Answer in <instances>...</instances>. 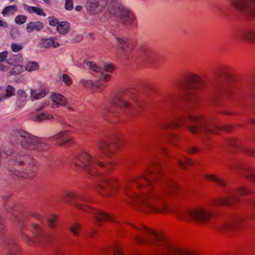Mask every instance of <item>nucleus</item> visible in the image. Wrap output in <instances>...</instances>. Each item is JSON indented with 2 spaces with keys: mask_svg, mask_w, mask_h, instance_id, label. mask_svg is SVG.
I'll return each mask as SVG.
<instances>
[{
  "mask_svg": "<svg viewBox=\"0 0 255 255\" xmlns=\"http://www.w3.org/2000/svg\"><path fill=\"white\" fill-rule=\"evenodd\" d=\"M205 178L207 180L215 182L218 184V185L220 186L224 187L226 185V183L224 180L218 178L215 175H206L205 176Z\"/></svg>",
  "mask_w": 255,
  "mask_h": 255,
  "instance_id": "obj_36",
  "label": "nucleus"
},
{
  "mask_svg": "<svg viewBox=\"0 0 255 255\" xmlns=\"http://www.w3.org/2000/svg\"><path fill=\"white\" fill-rule=\"evenodd\" d=\"M57 216L55 214H52L47 218V222L48 226L52 229L54 230L57 225Z\"/></svg>",
  "mask_w": 255,
  "mask_h": 255,
  "instance_id": "obj_38",
  "label": "nucleus"
},
{
  "mask_svg": "<svg viewBox=\"0 0 255 255\" xmlns=\"http://www.w3.org/2000/svg\"><path fill=\"white\" fill-rule=\"evenodd\" d=\"M90 213L94 216L97 225L100 226L101 222L103 221L115 222L112 216L105 212L95 209H91Z\"/></svg>",
  "mask_w": 255,
  "mask_h": 255,
  "instance_id": "obj_17",
  "label": "nucleus"
},
{
  "mask_svg": "<svg viewBox=\"0 0 255 255\" xmlns=\"http://www.w3.org/2000/svg\"><path fill=\"white\" fill-rule=\"evenodd\" d=\"M80 84L86 87H90L93 85V82L90 80H81Z\"/></svg>",
  "mask_w": 255,
  "mask_h": 255,
  "instance_id": "obj_51",
  "label": "nucleus"
},
{
  "mask_svg": "<svg viewBox=\"0 0 255 255\" xmlns=\"http://www.w3.org/2000/svg\"><path fill=\"white\" fill-rule=\"evenodd\" d=\"M117 137L108 141L101 140L98 143V146L101 153L108 157L112 156L116 150L119 149V144L117 142Z\"/></svg>",
  "mask_w": 255,
  "mask_h": 255,
  "instance_id": "obj_12",
  "label": "nucleus"
},
{
  "mask_svg": "<svg viewBox=\"0 0 255 255\" xmlns=\"http://www.w3.org/2000/svg\"><path fill=\"white\" fill-rule=\"evenodd\" d=\"M15 162L18 165L24 166L25 170L20 172L15 169H9V172L12 174L17 177L25 179H31L34 177L35 175L34 169H31V167L34 164V161L30 156L28 155L20 156L15 159Z\"/></svg>",
  "mask_w": 255,
  "mask_h": 255,
  "instance_id": "obj_7",
  "label": "nucleus"
},
{
  "mask_svg": "<svg viewBox=\"0 0 255 255\" xmlns=\"http://www.w3.org/2000/svg\"><path fill=\"white\" fill-rule=\"evenodd\" d=\"M189 154L196 153L199 151V149L196 147H190L187 149Z\"/></svg>",
  "mask_w": 255,
  "mask_h": 255,
  "instance_id": "obj_55",
  "label": "nucleus"
},
{
  "mask_svg": "<svg viewBox=\"0 0 255 255\" xmlns=\"http://www.w3.org/2000/svg\"><path fill=\"white\" fill-rule=\"evenodd\" d=\"M139 52L141 58L145 61H151L154 59V52L149 47L142 46L139 49Z\"/></svg>",
  "mask_w": 255,
  "mask_h": 255,
  "instance_id": "obj_24",
  "label": "nucleus"
},
{
  "mask_svg": "<svg viewBox=\"0 0 255 255\" xmlns=\"http://www.w3.org/2000/svg\"><path fill=\"white\" fill-rule=\"evenodd\" d=\"M60 79L67 86H70L72 84V79L66 74H63Z\"/></svg>",
  "mask_w": 255,
  "mask_h": 255,
  "instance_id": "obj_42",
  "label": "nucleus"
},
{
  "mask_svg": "<svg viewBox=\"0 0 255 255\" xmlns=\"http://www.w3.org/2000/svg\"><path fill=\"white\" fill-rule=\"evenodd\" d=\"M108 0H87L86 9L91 14H97L101 12L107 5Z\"/></svg>",
  "mask_w": 255,
  "mask_h": 255,
  "instance_id": "obj_13",
  "label": "nucleus"
},
{
  "mask_svg": "<svg viewBox=\"0 0 255 255\" xmlns=\"http://www.w3.org/2000/svg\"><path fill=\"white\" fill-rule=\"evenodd\" d=\"M48 19H49V24L50 25H51L52 26H57L58 24H59L60 22L58 21V20L56 18L53 17H49Z\"/></svg>",
  "mask_w": 255,
  "mask_h": 255,
  "instance_id": "obj_49",
  "label": "nucleus"
},
{
  "mask_svg": "<svg viewBox=\"0 0 255 255\" xmlns=\"http://www.w3.org/2000/svg\"><path fill=\"white\" fill-rule=\"evenodd\" d=\"M56 30L60 34L65 35L70 30V23L66 21H60L57 26Z\"/></svg>",
  "mask_w": 255,
  "mask_h": 255,
  "instance_id": "obj_29",
  "label": "nucleus"
},
{
  "mask_svg": "<svg viewBox=\"0 0 255 255\" xmlns=\"http://www.w3.org/2000/svg\"><path fill=\"white\" fill-rule=\"evenodd\" d=\"M108 10L111 15L126 24H131L134 19L131 12L119 2H112L109 5Z\"/></svg>",
  "mask_w": 255,
  "mask_h": 255,
  "instance_id": "obj_6",
  "label": "nucleus"
},
{
  "mask_svg": "<svg viewBox=\"0 0 255 255\" xmlns=\"http://www.w3.org/2000/svg\"><path fill=\"white\" fill-rule=\"evenodd\" d=\"M181 159H177V162L178 164L183 168H186L187 166H191L192 162L191 159L185 156H182Z\"/></svg>",
  "mask_w": 255,
  "mask_h": 255,
  "instance_id": "obj_37",
  "label": "nucleus"
},
{
  "mask_svg": "<svg viewBox=\"0 0 255 255\" xmlns=\"http://www.w3.org/2000/svg\"><path fill=\"white\" fill-rule=\"evenodd\" d=\"M211 216L210 209L207 207H195L184 214L181 215L179 218L183 220L190 218L200 224L207 223Z\"/></svg>",
  "mask_w": 255,
  "mask_h": 255,
  "instance_id": "obj_8",
  "label": "nucleus"
},
{
  "mask_svg": "<svg viewBox=\"0 0 255 255\" xmlns=\"http://www.w3.org/2000/svg\"><path fill=\"white\" fill-rule=\"evenodd\" d=\"M239 38L251 43L255 42V30L244 29L240 31L238 35Z\"/></svg>",
  "mask_w": 255,
  "mask_h": 255,
  "instance_id": "obj_22",
  "label": "nucleus"
},
{
  "mask_svg": "<svg viewBox=\"0 0 255 255\" xmlns=\"http://www.w3.org/2000/svg\"><path fill=\"white\" fill-rule=\"evenodd\" d=\"M186 126L189 130L193 134L204 133L207 136L210 133L219 134L221 129L229 131L231 127L229 125L220 126L202 116H196L190 113L178 115L174 119L163 122L161 127L164 129L179 128Z\"/></svg>",
  "mask_w": 255,
  "mask_h": 255,
  "instance_id": "obj_2",
  "label": "nucleus"
},
{
  "mask_svg": "<svg viewBox=\"0 0 255 255\" xmlns=\"http://www.w3.org/2000/svg\"><path fill=\"white\" fill-rule=\"evenodd\" d=\"M74 64L76 66H77L80 68H82L84 67V66H83V64L81 63V62H80V61H79L77 60L74 61Z\"/></svg>",
  "mask_w": 255,
  "mask_h": 255,
  "instance_id": "obj_56",
  "label": "nucleus"
},
{
  "mask_svg": "<svg viewBox=\"0 0 255 255\" xmlns=\"http://www.w3.org/2000/svg\"><path fill=\"white\" fill-rule=\"evenodd\" d=\"M11 48L13 52H17L23 48V46L20 44L12 43L11 44Z\"/></svg>",
  "mask_w": 255,
  "mask_h": 255,
  "instance_id": "obj_45",
  "label": "nucleus"
},
{
  "mask_svg": "<svg viewBox=\"0 0 255 255\" xmlns=\"http://www.w3.org/2000/svg\"><path fill=\"white\" fill-rule=\"evenodd\" d=\"M68 131L64 130L52 136L51 138L55 141L60 146H62L70 141V139L68 136Z\"/></svg>",
  "mask_w": 255,
  "mask_h": 255,
  "instance_id": "obj_20",
  "label": "nucleus"
},
{
  "mask_svg": "<svg viewBox=\"0 0 255 255\" xmlns=\"http://www.w3.org/2000/svg\"><path fill=\"white\" fill-rule=\"evenodd\" d=\"M44 27V24L40 21L30 22L26 25V30L31 33L34 30L40 31Z\"/></svg>",
  "mask_w": 255,
  "mask_h": 255,
  "instance_id": "obj_28",
  "label": "nucleus"
},
{
  "mask_svg": "<svg viewBox=\"0 0 255 255\" xmlns=\"http://www.w3.org/2000/svg\"><path fill=\"white\" fill-rule=\"evenodd\" d=\"M114 255H122V252L118 246L113 248Z\"/></svg>",
  "mask_w": 255,
  "mask_h": 255,
  "instance_id": "obj_52",
  "label": "nucleus"
},
{
  "mask_svg": "<svg viewBox=\"0 0 255 255\" xmlns=\"http://www.w3.org/2000/svg\"><path fill=\"white\" fill-rule=\"evenodd\" d=\"M249 205L253 207L255 209V200H252L250 201V203H249Z\"/></svg>",
  "mask_w": 255,
  "mask_h": 255,
  "instance_id": "obj_59",
  "label": "nucleus"
},
{
  "mask_svg": "<svg viewBox=\"0 0 255 255\" xmlns=\"http://www.w3.org/2000/svg\"><path fill=\"white\" fill-rule=\"evenodd\" d=\"M174 137H176L175 135H173L171 137V138H170V139H169V141L170 144H173V145L175 144V143L173 141V140L172 139V138H173Z\"/></svg>",
  "mask_w": 255,
  "mask_h": 255,
  "instance_id": "obj_60",
  "label": "nucleus"
},
{
  "mask_svg": "<svg viewBox=\"0 0 255 255\" xmlns=\"http://www.w3.org/2000/svg\"><path fill=\"white\" fill-rule=\"evenodd\" d=\"M7 56V51H3L0 52V70L1 71H6L9 69L10 62L6 60Z\"/></svg>",
  "mask_w": 255,
  "mask_h": 255,
  "instance_id": "obj_26",
  "label": "nucleus"
},
{
  "mask_svg": "<svg viewBox=\"0 0 255 255\" xmlns=\"http://www.w3.org/2000/svg\"><path fill=\"white\" fill-rule=\"evenodd\" d=\"M103 69L106 72L111 73L114 70V67L112 64L105 63L103 66Z\"/></svg>",
  "mask_w": 255,
  "mask_h": 255,
  "instance_id": "obj_48",
  "label": "nucleus"
},
{
  "mask_svg": "<svg viewBox=\"0 0 255 255\" xmlns=\"http://www.w3.org/2000/svg\"><path fill=\"white\" fill-rule=\"evenodd\" d=\"M27 95L26 92L22 90H19L17 93V104L18 106H22L24 105Z\"/></svg>",
  "mask_w": 255,
  "mask_h": 255,
  "instance_id": "obj_33",
  "label": "nucleus"
},
{
  "mask_svg": "<svg viewBox=\"0 0 255 255\" xmlns=\"http://www.w3.org/2000/svg\"><path fill=\"white\" fill-rule=\"evenodd\" d=\"M28 11L30 13H35L38 15L45 16L46 13L40 7L30 6L28 7Z\"/></svg>",
  "mask_w": 255,
  "mask_h": 255,
  "instance_id": "obj_39",
  "label": "nucleus"
},
{
  "mask_svg": "<svg viewBox=\"0 0 255 255\" xmlns=\"http://www.w3.org/2000/svg\"><path fill=\"white\" fill-rule=\"evenodd\" d=\"M241 150L243 152L247 153L249 155H251V156H255V150L253 149H251V148L246 147H241Z\"/></svg>",
  "mask_w": 255,
  "mask_h": 255,
  "instance_id": "obj_46",
  "label": "nucleus"
},
{
  "mask_svg": "<svg viewBox=\"0 0 255 255\" xmlns=\"http://www.w3.org/2000/svg\"><path fill=\"white\" fill-rule=\"evenodd\" d=\"M11 60L14 61L13 63L10 62V64L14 65V67L11 70V73L18 75L24 71V66L21 65L22 57L21 55H14L12 57Z\"/></svg>",
  "mask_w": 255,
  "mask_h": 255,
  "instance_id": "obj_18",
  "label": "nucleus"
},
{
  "mask_svg": "<svg viewBox=\"0 0 255 255\" xmlns=\"http://www.w3.org/2000/svg\"><path fill=\"white\" fill-rule=\"evenodd\" d=\"M6 255H16L18 248L16 243L13 241H8L5 246Z\"/></svg>",
  "mask_w": 255,
  "mask_h": 255,
  "instance_id": "obj_27",
  "label": "nucleus"
},
{
  "mask_svg": "<svg viewBox=\"0 0 255 255\" xmlns=\"http://www.w3.org/2000/svg\"><path fill=\"white\" fill-rule=\"evenodd\" d=\"M161 176L160 165L156 162L153 163L140 178H134L128 182L124 187V191L127 196L137 202L143 211L164 213L167 209L164 194L166 193L173 195L178 187L176 183L171 182L165 185V191L153 189L152 181L160 179Z\"/></svg>",
  "mask_w": 255,
  "mask_h": 255,
  "instance_id": "obj_1",
  "label": "nucleus"
},
{
  "mask_svg": "<svg viewBox=\"0 0 255 255\" xmlns=\"http://www.w3.org/2000/svg\"><path fill=\"white\" fill-rule=\"evenodd\" d=\"M75 9L77 11H80L82 9V7L81 5H77L75 7Z\"/></svg>",
  "mask_w": 255,
  "mask_h": 255,
  "instance_id": "obj_61",
  "label": "nucleus"
},
{
  "mask_svg": "<svg viewBox=\"0 0 255 255\" xmlns=\"http://www.w3.org/2000/svg\"><path fill=\"white\" fill-rule=\"evenodd\" d=\"M27 16L23 15H18L15 18V22L16 24L21 25L24 23L27 20Z\"/></svg>",
  "mask_w": 255,
  "mask_h": 255,
  "instance_id": "obj_43",
  "label": "nucleus"
},
{
  "mask_svg": "<svg viewBox=\"0 0 255 255\" xmlns=\"http://www.w3.org/2000/svg\"><path fill=\"white\" fill-rule=\"evenodd\" d=\"M53 119V117L52 115L46 113L38 114L32 118L33 121L37 123H41L45 120H52Z\"/></svg>",
  "mask_w": 255,
  "mask_h": 255,
  "instance_id": "obj_32",
  "label": "nucleus"
},
{
  "mask_svg": "<svg viewBox=\"0 0 255 255\" xmlns=\"http://www.w3.org/2000/svg\"><path fill=\"white\" fill-rule=\"evenodd\" d=\"M50 98L52 101V107H58L59 106L67 107L66 99L62 95L60 94H52L50 96Z\"/></svg>",
  "mask_w": 255,
  "mask_h": 255,
  "instance_id": "obj_23",
  "label": "nucleus"
},
{
  "mask_svg": "<svg viewBox=\"0 0 255 255\" xmlns=\"http://www.w3.org/2000/svg\"><path fill=\"white\" fill-rule=\"evenodd\" d=\"M101 80H104L105 81H109L110 80V75L107 74H104L102 71L101 73Z\"/></svg>",
  "mask_w": 255,
  "mask_h": 255,
  "instance_id": "obj_53",
  "label": "nucleus"
},
{
  "mask_svg": "<svg viewBox=\"0 0 255 255\" xmlns=\"http://www.w3.org/2000/svg\"><path fill=\"white\" fill-rule=\"evenodd\" d=\"M0 26L6 28L8 26V24L6 22L0 19Z\"/></svg>",
  "mask_w": 255,
  "mask_h": 255,
  "instance_id": "obj_57",
  "label": "nucleus"
},
{
  "mask_svg": "<svg viewBox=\"0 0 255 255\" xmlns=\"http://www.w3.org/2000/svg\"><path fill=\"white\" fill-rule=\"evenodd\" d=\"M113 105L118 106L120 107L128 108L129 106V103L122 97H118L111 101Z\"/></svg>",
  "mask_w": 255,
  "mask_h": 255,
  "instance_id": "obj_30",
  "label": "nucleus"
},
{
  "mask_svg": "<svg viewBox=\"0 0 255 255\" xmlns=\"http://www.w3.org/2000/svg\"><path fill=\"white\" fill-rule=\"evenodd\" d=\"M69 230L74 236H78V232L80 230V225L78 223H75L69 228Z\"/></svg>",
  "mask_w": 255,
  "mask_h": 255,
  "instance_id": "obj_41",
  "label": "nucleus"
},
{
  "mask_svg": "<svg viewBox=\"0 0 255 255\" xmlns=\"http://www.w3.org/2000/svg\"><path fill=\"white\" fill-rule=\"evenodd\" d=\"M25 242L28 245H32L35 243V239L28 236H25Z\"/></svg>",
  "mask_w": 255,
  "mask_h": 255,
  "instance_id": "obj_54",
  "label": "nucleus"
},
{
  "mask_svg": "<svg viewBox=\"0 0 255 255\" xmlns=\"http://www.w3.org/2000/svg\"><path fill=\"white\" fill-rule=\"evenodd\" d=\"M72 163L78 167L86 168L90 174L94 175L96 166L104 167V164L97 157L93 158L87 152L76 155L72 160Z\"/></svg>",
  "mask_w": 255,
  "mask_h": 255,
  "instance_id": "obj_5",
  "label": "nucleus"
},
{
  "mask_svg": "<svg viewBox=\"0 0 255 255\" xmlns=\"http://www.w3.org/2000/svg\"><path fill=\"white\" fill-rule=\"evenodd\" d=\"M16 9V7L15 5H10L5 7L3 10L2 13L3 15H8L9 14H12L14 13Z\"/></svg>",
  "mask_w": 255,
  "mask_h": 255,
  "instance_id": "obj_40",
  "label": "nucleus"
},
{
  "mask_svg": "<svg viewBox=\"0 0 255 255\" xmlns=\"http://www.w3.org/2000/svg\"><path fill=\"white\" fill-rule=\"evenodd\" d=\"M249 193L250 191L247 187L242 186L238 188L235 191L229 192L225 197L215 200L213 204L215 206H231L238 200V196H243Z\"/></svg>",
  "mask_w": 255,
  "mask_h": 255,
  "instance_id": "obj_11",
  "label": "nucleus"
},
{
  "mask_svg": "<svg viewBox=\"0 0 255 255\" xmlns=\"http://www.w3.org/2000/svg\"><path fill=\"white\" fill-rule=\"evenodd\" d=\"M187 80L191 84V88L194 90L200 89L203 85L202 78L194 74H189L187 77Z\"/></svg>",
  "mask_w": 255,
  "mask_h": 255,
  "instance_id": "obj_19",
  "label": "nucleus"
},
{
  "mask_svg": "<svg viewBox=\"0 0 255 255\" xmlns=\"http://www.w3.org/2000/svg\"><path fill=\"white\" fill-rule=\"evenodd\" d=\"M32 227L35 229H38L37 226L36 224H32Z\"/></svg>",
  "mask_w": 255,
  "mask_h": 255,
  "instance_id": "obj_64",
  "label": "nucleus"
},
{
  "mask_svg": "<svg viewBox=\"0 0 255 255\" xmlns=\"http://www.w3.org/2000/svg\"><path fill=\"white\" fill-rule=\"evenodd\" d=\"M24 66V70L28 72H33L37 71L39 68V66L37 62L35 61H29L26 63Z\"/></svg>",
  "mask_w": 255,
  "mask_h": 255,
  "instance_id": "obj_35",
  "label": "nucleus"
},
{
  "mask_svg": "<svg viewBox=\"0 0 255 255\" xmlns=\"http://www.w3.org/2000/svg\"><path fill=\"white\" fill-rule=\"evenodd\" d=\"M8 98L7 96H6L5 94H2L0 95V102H2L6 99Z\"/></svg>",
  "mask_w": 255,
  "mask_h": 255,
  "instance_id": "obj_58",
  "label": "nucleus"
},
{
  "mask_svg": "<svg viewBox=\"0 0 255 255\" xmlns=\"http://www.w3.org/2000/svg\"><path fill=\"white\" fill-rule=\"evenodd\" d=\"M47 92L45 88H40L39 90H31V96L33 99H40L46 95Z\"/></svg>",
  "mask_w": 255,
  "mask_h": 255,
  "instance_id": "obj_31",
  "label": "nucleus"
},
{
  "mask_svg": "<svg viewBox=\"0 0 255 255\" xmlns=\"http://www.w3.org/2000/svg\"><path fill=\"white\" fill-rule=\"evenodd\" d=\"M242 220L231 219L225 222L221 227V231L224 234L232 233L242 227Z\"/></svg>",
  "mask_w": 255,
  "mask_h": 255,
  "instance_id": "obj_14",
  "label": "nucleus"
},
{
  "mask_svg": "<svg viewBox=\"0 0 255 255\" xmlns=\"http://www.w3.org/2000/svg\"><path fill=\"white\" fill-rule=\"evenodd\" d=\"M56 37H51L50 38H42L39 42V45L41 47L44 48H49L52 47L56 48L60 46L58 42L56 41Z\"/></svg>",
  "mask_w": 255,
  "mask_h": 255,
  "instance_id": "obj_21",
  "label": "nucleus"
},
{
  "mask_svg": "<svg viewBox=\"0 0 255 255\" xmlns=\"http://www.w3.org/2000/svg\"><path fill=\"white\" fill-rule=\"evenodd\" d=\"M116 44L119 52L124 56L128 54L127 48L129 46V41L128 39L124 36H116L115 37Z\"/></svg>",
  "mask_w": 255,
  "mask_h": 255,
  "instance_id": "obj_16",
  "label": "nucleus"
},
{
  "mask_svg": "<svg viewBox=\"0 0 255 255\" xmlns=\"http://www.w3.org/2000/svg\"><path fill=\"white\" fill-rule=\"evenodd\" d=\"M11 134L20 137V145L23 148L29 150H43L46 146V140L36 136L21 129L13 130Z\"/></svg>",
  "mask_w": 255,
  "mask_h": 255,
  "instance_id": "obj_4",
  "label": "nucleus"
},
{
  "mask_svg": "<svg viewBox=\"0 0 255 255\" xmlns=\"http://www.w3.org/2000/svg\"><path fill=\"white\" fill-rule=\"evenodd\" d=\"M5 95L7 97L10 98L15 94V89L12 86L8 85L5 90Z\"/></svg>",
  "mask_w": 255,
  "mask_h": 255,
  "instance_id": "obj_44",
  "label": "nucleus"
},
{
  "mask_svg": "<svg viewBox=\"0 0 255 255\" xmlns=\"http://www.w3.org/2000/svg\"><path fill=\"white\" fill-rule=\"evenodd\" d=\"M96 231L95 230H92L91 231V236H93L94 235V234H95V233H96Z\"/></svg>",
  "mask_w": 255,
  "mask_h": 255,
  "instance_id": "obj_63",
  "label": "nucleus"
},
{
  "mask_svg": "<svg viewBox=\"0 0 255 255\" xmlns=\"http://www.w3.org/2000/svg\"><path fill=\"white\" fill-rule=\"evenodd\" d=\"M83 63L91 70L97 73H101L103 69L102 67L97 65V64L93 62L84 60Z\"/></svg>",
  "mask_w": 255,
  "mask_h": 255,
  "instance_id": "obj_34",
  "label": "nucleus"
},
{
  "mask_svg": "<svg viewBox=\"0 0 255 255\" xmlns=\"http://www.w3.org/2000/svg\"><path fill=\"white\" fill-rule=\"evenodd\" d=\"M145 236L143 238L140 236L134 237V240L137 244H145L148 242L156 243L161 248V252L158 255H189V254L180 249L175 248L162 239L158 236L153 231L150 230L145 227L138 228Z\"/></svg>",
  "mask_w": 255,
  "mask_h": 255,
  "instance_id": "obj_3",
  "label": "nucleus"
},
{
  "mask_svg": "<svg viewBox=\"0 0 255 255\" xmlns=\"http://www.w3.org/2000/svg\"><path fill=\"white\" fill-rule=\"evenodd\" d=\"M237 172L243 176L250 179L255 183V170L249 167H244L239 169Z\"/></svg>",
  "mask_w": 255,
  "mask_h": 255,
  "instance_id": "obj_25",
  "label": "nucleus"
},
{
  "mask_svg": "<svg viewBox=\"0 0 255 255\" xmlns=\"http://www.w3.org/2000/svg\"><path fill=\"white\" fill-rule=\"evenodd\" d=\"M65 9L67 10H71L73 8V0H65Z\"/></svg>",
  "mask_w": 255,
  "mask_h": 255,
  "instance_id": "obj_47",
  "label": "nucleus"
},
{
  "mask_svg": "<svg viewBox=\"0 0 255 255\" xmlns=\"http://www.w3.org/2000/svg\"><path fill=\"white\" fill-rule=\"evenodd\" d=\"M230 167L233 168V169H236V165H229Z\"/></svg>",
  "mask_w": 255,
  "mask_h": 255,
  "instance_id": "obj_62",
  "label": "nucleus"
},
{
  "mask_svg": "<svg viewBox=\"0 0 255 255\" xmlns=\"http://www.w3.org/2000/svg\"><path fill=\"white\" fill-rule=\"evenodd\" d=\"M99 190L103 195L113 196L115 195L119 188L117 179L109 175H103L99 183Z\"/></svg>",
  "mask_w": 255,
  "mask_h": 255,
  "instance_id": "obj_9",
  "label": "nucleus"
},
{
  "mask_svg": "<svg viewBox=\"0 0 255 255\" xmlns=\"http://www.w3.org/2000/svg\"><path fill=\"white\" fill-rule=\"evenodd\" d=\"M227 144L232 147H237L238 143L236 140L234 138H231L228 140L227 141Z\"/></svg>",
  "mask_w": 255,
  "mask_h": 255,
  "instance_id": "obj_50",
  "label": "nucleus"
},
{
  "mask_svg": "<svg viewBox=\"0 0 255 255\" xmlns=\"http://www.w3.org/2000/svg\"><path fill=\"white\" fill-rule=\"evenodd\" d=\"M231 3L242 15L255 17V0H231Z\"/></svg>",
  "mask_w": 255,
  "mask_h": 255,
  "instance_id": "obj_10",
  "label": "nucleus"
},
{
  "mask_svg": "<svg viewBox=\"0 0 255 255\" xmlns=\"http://www.w3.org/2000/svg\"><path fill=\"white\" fill-rule=\"evenodd\" d=\"M67 196L69 198H75V200L73 201V205L76 208L85 211H89V209H91V208L89 206L85 204V203H89L90 202L91 199L89 197L76 195L73 193H68Z\"/></svg>",
  "mask_w": 255,
  "mask_h": 255,
  "instance_id": "obj_15",
  "label": "nucleus"
}]
</instances>
